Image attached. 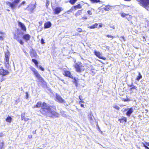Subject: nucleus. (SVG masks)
<instances>
[{"instance_id": "1", "label": "nucleus", "mask_w": 149, "mask_h": 149, "mask_svg": "<svg viewBox=\"0 0 149 149\" xmlns=\"http://www.w3.org/2000/svg\"><path fill=\"white\" fill-rule=\"evenodd\" d=\"M41 107L40 112L43 114L46 115L51 117H58L59 114L51 108L49 105L44 102H38L37 104L34 106V108Z\"/></svg>"}, {"instance_id": "2", "label": "nucleus", "mask_w": 149, "mask_h": 149, "mask_svg": "<svg viewBox=\"0 0 149 149\" xmlns=\"http://www.w3.org/2000/svg\"><path fill=\"white\" fill-rule=\"evenodd\" d=\"M29 68L33 72L35 76L41 82H44V80L43 78L38 73L37 70L32 66L30 67Z\"/></svg>"}, {"instance_id": "3", "label": "nucleus", "mask_w": 149, "mask_h": 149, "mask_svg": "<svg viewBox=\"0 0 149 149\" xmlns=\"http://www.w3.org/2000/svg\"><path fill=\"white\" fill-rule=\"evenodd\" d=\"M76 71L77 72H81L85 70L82 64L80 62H78L74 65Z\"/></svg>"}, {"instance_id": "4", "label": "nucleus", "mask_w": 149, "mask_h": 149, "mask_svg": "<svg viewBox=\"0 0 149 149\" xmlns=\"http://www.w3.org/2000/svg\"><path fill=\"white\" fill-rule=\"evenodd\" d=\"M10 56V53L8 52H7L5 53V67L7 69H9L10 67L9 59Z\"/></svg>"}, {"instance_id": "5", "label": "nucleus", "mask_w": 149, "mask_h": 149, "mask_svg": "<svg viewBox=\"0 0 149 149\" xmlns=\"http://www.w3.org/2000/svg\"><path fill=\"white\" fill-rule=\"evenodd\" d=\"M140 4L144 7H146L149 4V0H140Z\"/></svg>"}, {"instance_id": "6", "label": "nucleus", "mask_w": 149, "mask_h": 149, "mask_svg": "<svg viewBox=\"0 0 149 149\" xmlns=\"http://www.w3.org/2000/svg\"><path fill=\"white\" fill-rule=\"evenodd\" d=\"M9 73V72L7 70H5L3 68L0 69V74L3 76L8 75Z\"/></svg>"}, {"instance_id": "7", "label": "nucleus", "mask_w": 149, "mask_h": 149, "mask_svg": "<svg viewBox=\"0 0 149 149\" xmlns=\"http://www.w3.org/2000/svg\"><path fill=\"white\" fill-rule=\"evenodd\" d=\"M56 101L60 103H64L65 102V101L63 99L60 95H56Z\"/></svg>"}, {"instance_id": "8", "label": "nucleus", "mask_w": 149, "mask_h": 149, "mask_svg": "<svg viewBox=\"0 0 149 149\" xmlns=\"http://www.w3.org/2000/svg\"><path fill=\"white\" fill-rule=\"evenodd\" d=\"M63 74L66 76L72 79H73V76L71 75L70 72L69 71L67 70L64 71Z\"/></svg>"}, {"instance_id": "9", "label": "nucleus", "mask_w": 149, "mask_h": 149, "mask_svg": "<svg viewBox=\"0 0 149 149\" xmlns=\"http://www.w3.org/2000/svg\"><path fill=\"white\" fill-rule=\"evenodd\" d=\"M30 56L32 58L35 57L37 56L36 52L33 49L30 50Z\"/></svg>"}, {"instance_id": "10", "label": "nucleus", "mask_w": 149, "mask_h": 149, "mask_svg": "<svg viewBox=\"0 0 149 149\" xmlns=\"http://www.w3.org/2000/svg\"><path fill=\"white\" fill-rule=\"evenodd\" d=\"M63 9L62 8L60 7H56L54 9H53V11L54 13L56 14H58Z\"/></svg>"}, {"instance_id": "11", "label": "nucleus", "mask_w": 149, "mask_h": 149, "mask_svg": "<svg viewBox=\"0 0 149 149\" xmlns=\"http://www.w3.org/2000/svg\"><path fill=\"white\" fill-rule=\"evenodd\" d=\"M125 110H127V112L126 114L128 116H130L131 114L134 111V109L132 108H128L127 109H125Z\"/></svg>"}, {"instance_id": "12", "label": "nucleus", "mask_w": 149, "mask_h": 149, "mask_svg": "<svg viewBox=\"0 0 149 149\" xmlns=\"http://www.w3.org/2000/svg\"><path fill=\"white\" fill-rule=\"evenodd\" d=\"M31 38L30 36L28 34H26L24 35L23 36V38L24 39L26 42L29 40Z\"/></svg>"}, {"instance_id": "13", "label": "nucleus", "mask_w": 149, "mask_h": 149, "mask_svg": "<svg viewBox=\"0 0 149 149\" xmlns=\"http://www.w3.org/2000/svg\"><path fill=\"white\" fill-rule=\"evenodd\" d=\"M18 25L19 26L21 27L22 30L25 31L26 30V28L23 24L20 22H18Z\"/></svg>"}, {"instance_id": "14", "label": "nucleus", "mask_w": 149, "mask_h": 149, "mask_svg": "<svg viewBox=\"0 0 149 149\" xmlns=\"http://www.w3.org/2000/svg\"><path fill=\"white\" fill-rule=\"evenodd\" d=\"M95 54L99 58L102 59V56L100 52L95 51L94 52Z\"/></svg>"}, {"instance_id": "15", "label": "nucleus", "mask_w": 149, "mask_h": 149, "mask_svg": "<svg viewBox=\"0 0 149 149\" xmlns=\"http://www.w3.org/2000/svg\"><path fill=\"white\" fill-rule=\"evenodd\" d=\"M111 8V7L109 5H108L104 7L103 9L105 11H109Z\"/></svg>"}, {"instance_id": "16", "label": "nucleus", "mask_w": 149, "mask_h": 149, "mask_svg": "<svg viewBox=\"0 0 149 149\" xmlns=\"http://www.w3.org/2000/svg\"><path fill=\"white\" fill-rule=\"evenodd\" d=\"M29 7L30 8L29 10L31 12H32L33 10L36 8V6L34 4H30Z\"/></svg>"}, {"instance_id": "17", "label": "nucleus", "mask_w": 149, "mask_h": 149, "mask_svg": "<svg viewBox=\"0 0 149 149\" xmlns=\"http://www.w3.org/2000/svg\"><path fill=\"white\" fill-rule=\"evenodd\" d=\"M81 8V6L80 4H79L78 5L76 6L72 7L71 8V10H73L74 9L76 10L78 8Z\"/></svg>"}, {"instance_id": "18", "label": "nucleus", "mask_w": 149, "mask_h": 149, "mask_svg": "<svg viewBox=\"0 0 149 149\" xmlns=\"http://www.w3.org/2000/svg\"><path fill=\"white\" fill-rule=\"evenodd\" d=\"M51 26V24L50 22L46 23L44 24V26L45 28H48Z\"/></svg>"}, {"instance_id": "19", "label": "nucleus", "mask_w": 149, "mask_h": 149, "mask_svg": "<svg viewBox=\"0 0 149 149\" xmlns=\"http://www.w3.org/2000/svg\"><path fill=\"white\" fill-rule=\"evenodd\" d=\"M98 25L97 23H95L91 26H88V27L91 29H95L97 27Z\"/></svg>"}, {"instance_id": "20", "label": "nucleus", "mask_w": 149, "mask_h": 149, "mask_svg": "<svg viewBox=\"0 0 149 149\" xmlns=\"http://www.w3.org/2000/svg\"><path fill=\"white\" fill-rule=\"evenodd\" d=\"M88 117L89 120L91 121V120H93V115L91 114L88 115Z\"/></svg>"}, {"instance_id": "21", "label": "nucleus", "mask_w": 149, "mask_h": 149, "mask_svg": "<svg viewBox=\"0 0 149 149\" xmlns=\"http://www.w3.org/2000/svg\"><path fill=\"white\" fill-rule=\"evenodd\" d=\"M12 118L11 117L8 116L6 119V121L7 122L10 123L11 121Z\"/></svg>"}, {"instance_id": "22", "label": "nucleus", "mask_w": 149, "mask_h": 149, "mask_svg": "<svg viewBox=\"0 0 149 149\" xmlns=\"http://www.w3.org/2000/svg\"><path fill=\"white\" fill-rule=\"evenodd\" d=\"M81 13V10H78L75 14V16L77 17L80 15Z\"/></svg>"}, {"instance_id": "23", "label": "nucleus", "mask_w": 149, "mask_h": 149, "mask_svg": "<svg viewBox=\"0 0 149 149\" xmlns=\"http://www.w3.org/2000/svg\"><path fill=\"white\" fill-rule=\"evenodd\" d=\"M121 16L122 17H125L126 18L128 16H130V15H128L127 14H125V13H122L121 14Z\"/></svg>"}, {"instance_id": "24", "label": "nucleus", "mask_w": 149, "mask_h": 149, "mask_svg": "<svg viewBox=\"0 0 149 149\" xmlns=\"http://www.w3.org/2000/svg\"><path fill=\"white\" fill-rule=\"evenodd\" d=\"M94 10L93 9H91L90 10H88L87 11L89 15H92V12H94Z\"/></svg>"}, {"instance_id": "25", "label": "nucleus", "mask_w": 149, "mask_h": 149, "mask_svg": "<svg viewBox=\"0 0 149 149\" xmlns=\"http://www.w3.org/2000/svg\"><path fill=\"white\" fill-rule=\"evenodd\" d=\"M142 76L140 73H139V75L136 78V80L138 81H139V80L142 78Z\"/></svg>"}, {"instance_id": "26", "label": "nucleus", "mask_w": 149, "mask_h": 149, "mask_svg": "<svg viewBox=\"0 0 149 149\" xmlns=\"http://www.w3.org/2000/svg\"><path fill=\"white\" fill-rule=\"evenodd\" d=\"M32 62L34 63L36 66H38V62L37 60L34 59H32Z\"/></svg>"}, {"instance_id": "27", "label": "nucleus", "mask_w": 149, "mask_h": 149, "mask_svg": "<svg viewBox=\"0 0 149 149\" xmlns=\"http://www.w3.org/2000/svg\"><path fill=\"white\" fill-rule=\"evenodd\" d=\"M0 36H2V37H6V34L0 31Z\"/></svg>"}, {"instance_id": "28", "label": "nucleus", "mask_w": 149, "mask_h": 149, "mask_svg": "<svg viewBox=\"0 0 149 149\" xmlns=\"http://www.w3.org/2000/svg\"><path fill=\"white\" fill-rule=\"evenodd\" d=\"M74 82L75 83V85L77 87L78 86V83L77 82V81L76 79H75V78H74Z\"/></svg>"}, {"instance_id": "29", "label": "nucleus", "mask_w": 149, "mask_h": 149, "mask_svg": "<svg viewBox=\"0 0 149 149\" xmlns=\"http://www.w3.org/2000/svg\"><path fill=\"white\" fill-rule=\"evenodd\" d=\"M3 145H4V142L3 141H2L0 143V149H2Z\"/></svg>"}, {"instance_id": "30", "label": "nucleus", "mask_w": 149, "mask_h": 149, "mask_svg": "<svg viewBox=\"0 0 149 149\" xmlns=\"http://www.w3.org/2000/svg\"><path fill=\"white\" fill-rule=\"evenodd\" d=\"M14 38L15 39L18 41L20 40L19 37L18 36H17L16 35L15 36Z\"/></svg>"}, {"instance_id": "31", "label": "nucleus", "mask_w": 149, "mask_h": 149, "mask_svg": "<svg viewBox=\"0 0 149 149\" xmlns=\"http://www.w3.org/2000/svg\"><path fill=\"white\" fill-rule=\"evenodd\" d=\"M77 0H70V3L72 4H74L77 1Z\"/></svg>"}, {"instance_id": "32", "label": "nucleus", "mask_w": 149, "mask_h": 149, "mask_svg": "<svg viewBox=\"0 0 149 149\" xmlns=\"http://www.w3.org/2000/svg\"><path fill=\"white\" fill-rule=\"evenodd\" d=\"M81 102H82V103H84V101H79V104H81V107H84V105L83 104H81Z\"/></svg>"}, {"instance_id": "33", "label": "nucleus", "mask_w": 149, "mask_h": 149, "mask_svg": "<svg viewBox=\"0 0 149 149\" xmlns=\"http://www.w3.org/2000/svg\"><path fill=\"white\" fill-rule=\"evenodd\" d=\"M123 120L125 121V122H126V119L125 118L124 119H119V120L120 121V122L121 123H123Z\"/></svg>"}, {"instance_id": "34", "label": "nucleus", "mask_w": 149, "mask_h": 149, "mask_svg": "<svg viewBox=\"0 0 149 149\" xmlns=\"http://www.w3.org/2000/svg\"><path fill=\"white\" fill-rule=\"evenodd\" d=\"M113 107L114 108L117 110H119L120 109V108L117 105H115Z\"/></svg>"}, {"instance_id": "35", "label": "nucleus", "mask_w": 149, "mask_h": 149, "mask_svg": "<svg viewBox=\"0 0 149 149\" xmlns=\"http://www.w3.org/2000/svg\"><path fill=\"white\" fill-rule=\"evenodd\" d=\"M25 118V113L22 114L21 115L22 120H23Z\"/></svg>"}, {"instance_id": "36", "label": "nucleus", "mask_w": 149, "mask_h": 149, "mask_svg": "<svg viewBox=\"0 0 149 149\" xmlns=\"http://www.w3.org/2000/svg\"><path fill=\"white\" fill-rule=\"evenodd\" d=\"M92 2H100V0H90Z\"/></svg>"}, {"instance_id": "37", "label": "nucleus", "mask_w": 149, "mask_h": 149, "mask_svg": "<svg viewBox=\"0 0 149 149\" xmlns=\"http://www.w3.org/2000/svg\"><path fill=\"white\" fill-rule=\"evenodd\" d=\"M76 30L79 32H81L82 31V30L81 28H79L77 29Z\"/></svg>"}, {"instance_id": "38", "label": "nucleus", "mask_w": 149, "mask_h": 149, "mask_svg": "<svg viewBox=\"0 0 149 149\" xmlns=\"http://www.w3.org/2000/svg\"><path fill=\"white\" fill-rule=\"evenodd\" d=\"M107 37L108 38H115V36H112L110 35H108L107 36Z\"/></svg>"}, {"instance_id": "39", "label": "nucleus", "mask_w": 149, "mask_h": 149, "mask_svg": "<svg viewBox=\"0 0 149 149\" xmlns=\"http://www.w3.org/2000/svg\"><path fill=\"white\" fill-rule=\"evenodd\" d=\"M143 143V146H144V147H145V148L146 149H149V148L148 147H147V146H146L145 145V144L144 143Z\"/></svg>"}, {"instance_id": "40", "label": "nucleus", "mask_w": 149, "mask_h": 149, "mask_svg": "<svg viewBox=\"0 0 149 149\" xmlns=\"http://www.w3.org/2000/svg\"><path fill=\"white\" fill-rule=\"evenodd\" d=\"M18 42L21 45H23L24 44V42L21 40H20Z\"/></svg>"}, {"instance_id": "41", "label": "nucleus", "mask_w": 149, "mask_h": 149, "mask_svg": "<svg viewBox=\"0 0 149 149\" xmlns=\"http://www.w3.org/2000/svg\"><path fill=\"white\" fill-rule=\"evenodd\" d=\"M130 87L131 90H132L133 89H134V88H135V86L133 85H131L130 86Z\"/></svg>"}, {"instance_id": "42", "label": "nucleus", "mask_w": 149, "mask_h": 149, "mask_svg": "<svg viewBox=\"0 0 149 149\" xmlns=\"http://www.w3.org/2000/svg\"><path fill=\"white\" fill-rule=\"evenodd\" d=\"M63 113L62 114V115L63 117H65L66 116V114L65 113V112L64 111L63 112Z\"/></svg>"}, {"instance_id": "43", "label": "nucleus", "mask_w": 149, "mask_h": 149, "mask_svg": "<svg viewBox=\"0 0 149 149\" xmlns=\"http://www.w3.org/2000/svg\"><path fill=\"white\" fill-rule=\"evenodd\" d=\"M5 37H2V36H0V40H3V39Z\"/></svg>"}, {"instance_id": "44", "label": "nucleus", "mask_w": 149, "mask_h": 149, "mask_svg": "<svg viewBox=\"0 0 149 149\" xmlns=\"http://www.w3.org/2000/svg\"><path fill=\"white\" fill-rule=\"evenodd\" d=\"M41 42L42 44H44L45 42H44V40L43 38H42L41 40Z\"/></svg>"}, {"instance_id": "45", "label": "nucleus", "mask_w": 149, "mask_h": 149, "mask_svg": "<svg viewBox=\"0 0 149 149\" xmlns=\"http://www.w3.org/2000/svg\"><path fill=\"white\" fill-rule=\"evenodd\" d=\"M25 3V1H23L22 3L18 7L19 8L21 5H22V4H24Z\"/></svg>"}, {"instance_id": "46", "label": "nucleus", "mask_w": 149, "mask_h": 149, "mask_svg": "<svg viewBox=\"0 0 149 149\" xmlns=\"http://www.w3.org/2000/svg\"><path fill=\"white\" fill-rule=\"evenodd\" d=\"M39 68L42 71L44 70V69L42 66H39Z\"/></svg>"}, {"instance_id": "47", "label": "nucleus", "mask_w": 149, "mask_h": 149, "mask_svg": "<svg viewBox=\"0 0 149 149\" xmlns=\"http://www.w3.org/2000/svg\"><path fill=\"white\" fill-rule=\"evenodd\" d=\"M4 134L3 132H0V137H2L3 136Z\"/></svg>"}, {"instance_id": "48", "label": "nucleus", "mask_w": 149, "mask_h": 149, "mask_svg": "<svg viewBox=\"0 0 149 149\" xmlns=\"http://www.w3.org/2000/svg\"><path fill=\"white\" fill-rule=\"evenodd\" d=\"M29 120V118H25L24 120L25 121H27Z\"/></svg>"}, {"instance_id": "49", "label": "nucleus", "mask_w": 149, "mask_h": 149, "mask_svg": "<svg viewBox=\"0 0 149 149\" xmlns=\"http://www.w3.org/2000/svg\"><path fill=\"white\" fill-rule=\"evenodd\" d=\"M79 99L81 101L82 100V96L81 95L79 96Z\"/></svg>"}, {"instance_id": "50", "label": "nucleus", "mask_w": 149, "mask_h": 149, "mask_svg": "<svg viewBox=\"0 0 149 149\" xmlns=\"http://www.w3.org/2000/svg\"><path fill=\"white\" fill-rule=\"evenodd\" d=\"M100 27H102V23H100L99 25Z\"/></svg>"}, {"instance_id": "51", "label": "nucleus", "mask_w": 149, "mask_h": 149, "mask_svg": "<svg viewBox=\"0 0 149 149\" xmlns=\"http://www.w3.org/2000/svg\"><path fill=\"white\" fill-rule=\"evenodd\" d=\"M26 98H28V93L26 92Z\"/></svg>"}, {"instance_id": "52", "label": "nucleus", "mask_w": 149, "mask_h": 149, "mask_svg": "<svg viewBox=\"0 0 149 149\" xmlns=\"http://www.w3.org/2000/svg\"><path fill=\"white\" fill-rule=\"evenodd\" d=\"M28 137L29 138L31 139L32 138V136L31 135L29 136Z\"/></svg>"}, {"instance_id": "53", "label": "nucleus", "mask_w": 149, "mask_h": 149, "mask_svg": "<svg viewBox=\"0 0 149 149\" xmlns=\"http://www.w3.org/2000/svg\"><path fill=\"white\" fill-rule=\"evenodd\" d=\"M33 134H35L36 133V131H33Z\"/></svg>"}, {"instance_id": "54", "label": "nucleus", "mask_w": 149, "mask_h": 149, "mask_svg": "<svg viewBox=\"0 0 149 149\" xmlns=\"http://www.w3.org/2000/svg\"><path fill=\"white\" fill-rule=\"evenodd\" d=\"M146 144L148 146V145H149V143H147V142H146Z\"/></svg>"}, {"instance_id": "55", "label": "nucleus", "mask_w": 149, "mask_h": 149, "mask_svg": "<svg viewBox=\"0 0 149 149\" xmlns=\"http://www.w3.org/2000/svg\"><path fill=\"white\" fill-rule=\"evenodd\" d=\"M111 28H112L113 29H115V27L114 26L112 27Z\"/></svg>"}, {"instance_id": "56", "label": "nucleus", "mask_w": 149, "mask_h": 149, "mask_svg": "<svg viewBox=\"0 0 149 149\" xmlns=\"http://www.w3.org/2000/svg\"><path fill=\"white\" fill-rule=\"evenodd\" d=\"M137 87H135V88H134V89H135L136 90H137Z\"/></svg>"}, {"instance_id": "57", "label": "nucleus", "mask_w": 149, "mask_h": 149, "mask_svg": "<svg viewBox=\"0 0 149 149\" xmlns=\"http://www.w3.org/2000/svg\"><path fill=\"white\" fill-rule=\"evenodd\" d=\"M125 1H131V0H125Z\"/></svg>"}, {"instance_id": "58", "label": "nucleus", "mask_w": 149, "mask_h": 149, "mask_svg": "<svg viewBox=\"0 0 149 149\" xmlns=\"http://www.w3.org/2000/svg\"><path fill=\"white\" fill-rule=\"evenodd\" d=\"M7 10L8 11H10V10L9 9H8Z\"/></svg>"}, {"instance_id": "59", "label": "nucleus", "mask_w": 149, "mask_h": 149, "mask_svg": "<svg viewBox=\"0 0 149 149\" xmlns=\"http://www.w3.org/2000/svg\"><path fill=\"white\" fill-rule=\"evenodd\" d=\"M122 38H123V39H124V37H122Z\"/></svg>"}, {"instance_id": "60", "label": "nucleus", "mask_w": 149, "mask_h": 149, "mask_svg": "<svg viewBox=\"0 0 149 149\" xmlns=\"http://www.w3.org/2000/svg\"><path fill=\"white\" fill-rule=\"evenodd\" d=\"M87 19V18H84V19Z\"/></svg>"}, {"instance_id": "61", "label": "nucleus", "mask_w": 149, "mask_h": 149, "mask_svg": "<svg viewBox=\"0 0 149 149\" xmlns=\"http://www.w3.org/2000/svg\"><path fill=\"white\" fill-rule=\"evenodd\" d=\"M61 81H64L63 80H61Z\"/></svg>"}, {"instance_id": "62", "label": "nucleus", "mask_w": 149, "mask_h": 149, "mask_svg": "<svg viewBox=\"0 0 149 149\" xmlns=\"http://www.w3.org/2000/svg\"><path fill=\"white\" fill-rule=\"evenodd\" d=\"M78 34V33H77V35Z\"/></svg>"}, {"instance_id": "63", "label": "nucleus", "mask_w": 149, "mask_h": 149, "mask_svg": "<svg viewBox=\"0 0 149 149\" xmlns=\"http://www.w3.org/2000/svg\"><path fill=\"white\" fill-rule=\"evenodd\" d=\"M148 146H149V145H148Z\"/></svg>"}, {"instance_id": "64", "label": "nucleus", "mask_w": 149, "mask_h": 149, "mask_svg": "<svg viewBox=\"0 0 149 149\" xmlns=\"http://www.w3.org/2000/svg\"><path fill=\"white\" fill-rule=\"evenodd\" d=\"M1 142H0V143H1Z\"/></svg>"}]
</instances>
